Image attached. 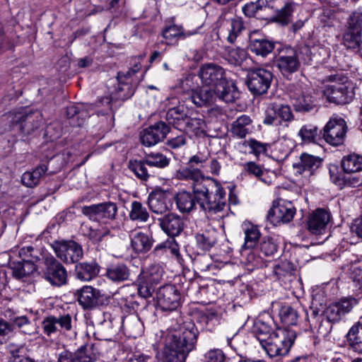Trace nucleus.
Returning a JSON list of instances; mask_svg holds the SVG:
<instances>
[{
  "label": "nucleus",
  "mask_w": 362,
  "mask_h": 362,
  "mask_svg": "<svg viewBox=\"0 0 362 362\" xmlns=\"http://www.w3.org/2000/svg\"><path fill=\"white\" fill-rule=\"evenodd\" d=\"M192 192L181 191L176 194L175 201L181 213L189 214L197 206L204 211L208 217L221 213L226 206V194L221 183L213 179L202 180L194 185Z\"/></svg>",
  "instance_id": "obj_1"
},
{
  "label": "nucleus",
  "mask_w": 362,
  "mask_h": 362,
  "mask_svg": "<svg viewBox=\"0 0 362 362\" xmlns=\"http://www.w3.org/2000/svg\"><path fill=\"white\" fill-rule=\"evenodd\" d=\"M199 330L193 323L171 327L163 334L164 346L157 354L159 362H185L196 347Z\"/></svg>",
  "instance_id": "obj_2"
},
{
  "label": "nucleus",
  "mask_w": 362,
  "mask_h": 362,
  "mask_svg": "<svg viewBox=\"0 0 362 362\" xmlns=\"http://www.w3.org/2000/svg\"><path fill=\"white\" fill-rule=\"evenodd\" d=\"M296 337L293 328L279 327L267 339H261V346L270 357L283 356L288 353Z\"/></svg>",
  "instance_id": "obj_3"
},
{
  "label": "nucleus",
  "mask_w": 362,
  "mask_h": 362,
  "mask_svg": "<svg viewBox=\"0 0 362 362\" xmlns=\"http://www.w3.org/2000/svg\"><path fill=\"white\" fill-rule=\"evenodd\" d=\"M329 78L334 83L326 86L324 90V95L327 100L336 105L349 103L353 100L355 93L352 84L347 81V78L338 75H332Z\"/></svg>",
  "instance_id": "obj_4"
},
{
  "label": "nucleus",
  "mask_w": 362,
  "mask_h": 362,
  "mask_svg": "<svg viewBox=\"0 0 362 362\" xmlns=\"http://www.w3.org/2000/svg\"><path fill=\"white\" fill-rule=\"evenodd\" d=\"M5 117L12 125H19V129L24 135L32 134L42 122V116L39 111H11Z\"/></svg>",
  "instance_id": "obj_5"
},
{
  "label": "nucleus",
  "mask_w": 362,
  "mask_h": 362,
  "mask_svg": "<svg viewBox=\"0 0 362 362\" xmlns=\"http://www.w3.org/2000/svg\"><path fill=\"white\" fill-rule=\"evenodd\" d=\"M344 43L349 49L362 50V12L354 11L346 19Z\"/></svg>",
  "instance_id": "obj_6"
},
{
  "label": "nucleus",
  "mask_w": 362,
  "mask_h": 362,
  "mask_svg": "<svg viewBox=\"0 0 362 362\" xmlns=\"http://www.w3.org/2000/svg\"><path fill=\"white\" fill-rule=\"evenodd\" d=\"M78 304L84 310H91L107 305L109 298L101 290L91 286H83L74 293Z\"/></svg>",
  "instance_id": "obj_7"
},
{
  "label": "nucleus",
  "mask_w": 362,
  "mask_h": 362,
  "mask_svg": "<svg viewBox=\"0 0 362 362\" xmlns=\"http://www.w3.org/2000/svg\"><path fill=\"white\" fill-rule=\"evenodd\" d=\"M118 207L115 202H105L99 204L83 206L81 213L89 220L107 223L116 218Z\"/></svg>",
  "instance_id": "obj_8"
},
{
  "label": "nucleus",
  "mask_w": 362,
  "mask_h": 362,
  "mask_svg": "<svg viewBox=\"0 0 362 362\" xmlns=\"http://www.w3.org/2000/svg\"><path fill=\"white\" fill-rule=\"evenodd\" d=\"M273 74L264 68H256L248 71L246 85L255 95H260L267 92L273 80Z\"/></svg>",
  "instance_id": "obj_9"
},
{
  "label": "nucleus",
  "mask_w": 362,
  "mask_h": 362,
  "mask_svg": "<svg viewBox=\"0 0 362 362\" xmlns=\"http://www.w3.org/2000/svg\"><path fill=\"white\" fill-rule=\"evenodd\" d=\"M274 64L284 76H290L300 66L297 50L291 47L282 48L276 57Z\"/></svg>",
  "instance_id": "obj_10"
},
{
  "label": "nucleus",
  "mask_w": 362,
  "mask_h": 362,
  "mask_svg": "<svg viewBox=\"0 0 362 362\" xmlns=\"http://www.w3.org/2000/svg\"><path fill=\"white\" fill-rule=\"evenodd\" d=\"M43 277L52 286H62L67 283V271L53 256H47L44 260Z\"/></svg>",
  "instance_id": "obj_11"
},
{
  "label": "nucleus",
  "mask_w": 362,
  "mask_h": 362,
  "mask_svg": "<svg viewBox=\"0 0 362 362\" xmlns=\"http://www.w3.org/2000/svg\"><path fill=\"white\" fill-rule=\"evenodd\" d=\"M347 126L341 117L331 118L322 130V138L332 146H339L344 143Z\"/></svg>",
  "instance_id": "obj_12"
},
{
  "label": "nucleus",
  "mask_w": 362,
  "mask_h": 362,
  "mask_svg": "<svg viewBox=\"0 0 362 362\" xmlns=\"http://www.w3.org/2000/svg\"><path fill=\"white\" fill-rule=\"evenodd\" d=\"M293 119V115L288 105H272L266 111L263 123L267 125H274L284 128L288 127V122Z\"/></svg>",
  "instance_id": "obj_13"
},
{
  "label": "nucleus",
  "mask_w": 362,
  "mask_h": 362,
  "mask_svg": "<svg viewBox=\"0 0 362 362\" xmlns=\"http://www.w3.org/2000/svg\"><path fill=\"white\" fill-rule=\"evenodd\" d=\"M53 248L57 257L66 264L78 262L83 257V249L75 241L55 242Z\"/></svg>",
  "instance_id": "obj_14"
},
{
  "label": "nucleus",
  "mask_w": 362,
  "mask_h": 362,
  "mask_svg": "<svg viewBox=\"0 0 362 362\" xmlns=\"http://www.w3.org/2000/svg\"><path fill=\"white\" fill-rule=\"evenodd\" d=\"M156 298L161 310L173 311L180 306L181 296L175 285L166 284L159 288L156 293Z\"/></svg>",
  "instance_id": "obj_15"
},
{
  "label": "nucleus",
  "mask_w": 362,
  "mask_h": 362,
  "mask_svg": "<svg viewBox=\"0 0 362 362\" xmlns=\"http://www.w3.org/2000/svg\"><path fill=\"white\" fill-rule=\"evenodd\" d=\"M296 208L291 202L281 201L269 209L267 214L268 221L274 226L289 223L296 214Z\"/></svg>",
  "instance_id": "obj_16"
},
{
  "label": "nucleus",
  "mask_w": 362,
  "mask_h": 362,
  "mask_svg": "<svg viewBox=\"0 0 362 362\" xmlns=\"http://www.w3.org/2000/svg\"><path fill=\"white\" fill-rule=\"evenodd\" d=\"M290 99L296 111L308 112L317 107V102L314 95L301 88H295L290 91Z\"/></svg>",
  "instance_id": "obj_17"
},
{
  "label": "nucleus",
  "mask_w": 362,
  "mask_h": 362,
  "mask_svg": "<svg viewBox=\"0 0 362 362\" xmlns=\"http://www.w3.org/2000/svg\"><path fill=\"white\" fill-rule=\"evenodd\" d=\"M170 132V127L160 121L144 129L141 133V142L146 146H152L163 141Z\"/></svg>",
  "instance_id": "obj_18"
},
{
  "label": "nucleus",
  "mask_w": 362,
  "mask_h": 362,
  "mask_svg": "<svg viewBox=\"0 0 362 362\" xmlns=\"http://www.w3.org/2000/svg\"><path fill=\"white\" fill-rule=\"evenodd\" d=\"M198 76L204 86L212 87L214 89L226 77V73L217 64H205L200 67Z\"/></svg>",
  "instance_id": "obj_19"
},
{
  "label": "nucleus",
  "mask_w": 362,
  "mask_h": 362,
  "mask_svg": "<svg viewBox=\"0 0 362 362\" xmlns=\"http://www.w3.org/2000/svg\"><path fill=\"white\" fill-rule=\"evenodd\" d=\"M160 228L170 237L179 235L184 230V219L175 213H168L158 219Z\"/></svg>",
  "instance_id": "obj_20"
},
{
  "label": "nucleus",
  "mask_w": 362,
  "mask_h": 362,
  "mask_svg": "<svg viewBox=\"0 0 362 362\" xmlns=\"http://www.w3.org/2000/svg\"><path fill=\"white\" fill-rule=\"evenodd\" d=\"M331 219L330 213L324 209H317L308 218L307 227L308 230L315 235L325 233L327 225Z\"/></svg>",
  "instance_id": "obj_21"
},
{
  "label": "nucleus",
  "mask_w": 362,
  "mask_h": 362,
  "mask_svg": "<svg viewBox=\"0 0 362 362\" xmlns=\"http://www.w3.org/2000/svg\"><path fill=\"white\" fill-rule=\"evenodd\" d=\"M215 98H218L225 103H233L239 98L240 93L235 83L225 77L213 89Z\"/></svg>",
  "instance_id": "obj_22"
},
{
  "label": "nucleus",
  "mask_w": 362,
  "mask_h": 362,
  "mask_svg": "<svg viewBox=\"0 0 362 362\" xmlns=\"http://www.w3.org/2000/svg\"><path fill=\"white\" fill-rule=\"evenodd\" d=\"M148 205L153 213L163 214L170 210L172 203L165 192L156 189L149 194Z\"/></svg>",
  "instance_id": "obj_23"
},
{
  "label": "nucleus",
  "mask_w": 362,
  "mask_h": 362,
  "mask_svg": "<svg viewBox=\"0 0 362 362\" xmlns=\"http://www.w3.org/2000/svg\"><path fill=\"white\" fill-rule=\"evenodd\" d=\"M322 165V159L320 157L303 153L299 158V161L293 164V168L298 174L307 173L309 175H312Z\"/></svg>",
  "instance_id": "obj_24"
},
{
  "label": "nucleus",
  "mask_w": 362,
  "mask_h": 362,
  "mask_svg": "<svg viewBox=\"0 0 362 362\" xmlns=\"http://www.w3.org/2000/svg\"><path fill=\"white\" fill-rule=\"evenodd\" d=\"M354 299L345 298L341 301L329 305L323 312V315L332 322H338L342 316L349 313L353 308Z\"/></svg>",
  "instance_id": "obj_25"
},
{
  "label": "nucleus",
  "mask_w": 362,
  "mask_h": 362,
  "mask_svg": "<svg viewBox=\"0 0 362 362\" xmlns=\"http://www.w3.org/2000/svg\"><path fill=\"white\" fill-rule=\"evenodd\" d=\"M135 74L134 70L130 69L127 71H119L117 79L118 81V88L116 95L117 99L125 100L131 98L134 93V88L131 85V78Z\"/></svg>",
  "instance_id": "obj_26"
},
{
  "label": "nucleus",
  "mask_w": 362,
  "mask_h": 362,
  "mask_svg": "<svg viewBox=\"0 0 362 362\" xmlns=\"http://www.w3.org/2000/svg\"><path fill=\"white\" fill-rule=\"evenodd\" d=\"M197 33V29L185 31L182 26L171 24L165 26L162 30V36L165 39L166 45H173L176 44L179 40H184Z\"/></svg>",
  "instance_id": "obj_27"
},
{
  "label": "nucleus",
  "mask_w": 362,
  "mask_h": 362,
  "mask_svg": "<svg viewBox=\"0 0 362 362\" xmlns=\"http://www.w3.org/2000/svg\"><path fill=\"white\" fill-rule=\"evenodd\" d=\"M122 328L125 335L132 338L141 336L144 330L143 323L136 313H131L122 318Z\"/></svg>",
  "instance_id": "obj_28"
},
{
  "label": "nucleus",
  "mask_w": 362,
  "mask_h": 362,
  "mask_svg": "<svg viewBox=\"0 0 362 362\" xmlns=\"http://www.w3.org/2000/svg\"><path fill=\"white\" fill-rule=\"evenodd\" d=\"M128 168L141 182H146L151 177L156 176L155 170L149 164H147L145 157L140 160H130L128 163Z\"/></svg>",
  "instance_id": "obj_29"
},
{
  "label": "nucleus",
  "mask_w": 362,
  "mask_h": 362,
  "mask_svg": "<svg viewBox=\"0 0 362 362\" xmlns=\"http://www.w3.org/2000/svg\"><path fill=\"white\" fill-rule=\"evenodd\" d=\"M100 269V267L95 261L83 262L76 264L75 275L78 280L90 281L98 275Z\"/></svg>",
  "instance_id": "obj_30"
},
{
  "label": "nucleus",
  "mask_w": 362,
  "mask_h": 362,
  "mask_svg": "<svg viewBox=\"0 0 362 362\" xmlns=\"http://www.w3.org/2000/svg\"><path fill=\"white\" fill-rule=\"evenodd\" d=\"M248 47L256 55L265 57L274 50L275 43L263 36L259 37L250 36Z\"/></svg>",
  "instance_id": "obj_31"
},
{
  "label": "nucleus",
  "mask_w": 362,
  "mask_h": 362,
  "mask_svg": "<svg viewBox=\"0 0 362 362\" xmlns=\"http://www.w3.org/2000/svg\"><path fill=\"white\" fill-rule=\"evenodd\" d=\"M206 124L203 119L189 116L182 131L190 138H204L206 136Z\"/></svg>",
  "instance_id": "obj_32"
},
{
  "label": "nucleus",
  "mask_w": 362,
  "mask_h": 362,
  "mask_svg": "<svg viewBox=\"0 0 362 362\" xmlns=\"http://www.w3.org/2000/svg\"><path fill=\"white\" fill-rule=\"evenodd\" d=\"M9 269L11 270L13 276L16 279H23L32 274L37 270L35 264L32 260L13 261L9 263Z\"/></svg>",
  "instance_id": "obj_33"
},
{
  "label": "nucleus",
  "mask_w": 362,
  "mask_h": 362,
  "mask_svg": "<svg viewBox=\"0 0 362 362\" xmlns=\"http://www.w3.org/2000/svg\"><path fill=\"white\" fill-rule=\"evenodd\" d=\"M153 243L151 235L138 232L131 235V247L136 253H146L150 250Z\"/></svg>",
  "instance_id": "obj_34"
},
{
  "label": "nucleus",
  "mask_w": 362,
  "mask_h": 362,
  "mask_svg": "<svg viewBox=\"0 0 362 362\" xmlns=\"http://www.w3.org/2000/svg\"><path fill=\"white\" fill-rule=\"evenodd\" d=\"M188 117L183 106H177L170 108L165 114V119L168 122V124L181 131Z\"/></svg>",
  "instance_id": "obj_35"
},
{
  "label": "nucleus",
  "mask_w": 362,
  "mask_h": 362,
  "mask_svg": "<svg viewBox=\"0 0 362 362\" xmlns=\"http://www.w3.org/2000/svg\"><path fill=\"white\" fill-rule=\"evenodd\" d=\"M190 98L192 102L199 107L211 105L216 101L214 90L206 88L193 90Z\"/></svg>",
  "instance_id": "obj_36"
},
{
  "label": "nucleus",
  "mask_w": 362,
  "mask_h": 362,
  "mask_svg": "<svg viewBox=\"0 0 362 362\" xmlns=\"http://www.w3.org/2000/svg\"><path fill=\"white\" fill-rule=\"evenodd\" d=\"M309 320L311 328L315 329L322 337H326L330 333L332 328V322L323 314L318 315L317 310H313Z\"/></svg>",
  "instance_id": "obj_37"
},
{
  "label": "nucleus",
  "mask_w": 362,
  "mask_h": 362,
  "mask_svg": "<svg viewBox=\"0 0 362 362\" xmlns=\"http://www.w3.org/2000/svg\"><path fill=\"white\" fill-rule=\"evenodd\" d=\"M168 252L174 256L178 262L182 259L180 247L175 238H169L165 241L158 244L153 251V254L156 257H161Z\"/></svg>",
  "instance_id": "obj_38"
},
{
  "label": "nucleus",
  "mask_w": 362,
  "mask_h": 362,
  "mask_svg": "<svg viewBox=\"0 0 362 362\" xmlns=\"http://www.w3.org/2000/svg\"><path fill=\"white\" fill-rule=\"evenodd\" d=\"M252 119L247 115L238 117L231 124V134L239 139L245 138L252 132Z\"/></svg>",
  "instance_id": "obj_39"
},
{
  "label": "nucleus",
  "mask_w": 362,
  "mask_h": 362,
  "mask_svg": "<svg viewBox=\"0 0 362 362\" xmlns=\"http://www.w3.org/2000/svg\"><path fill=\"white\" fill-rule=\"evenodd\" d=\"M130 270L124 263L112 264L106 270V276L112 282L120 283L129 279Z\"/></svg>",
  "instance_id": "obj_40"
},
{
  "label": "nucleus",
  "mask_w": 362,
  "mask_h": 362,
  "mask_svg": "<svg viewBox=\"0 0 362 362\" xmlns=\"http://www.w3.org/2000/svg\"><path fill=\"white\" fill-rule=\"evenodd\" d=\"M47 171V166L42 163L37 165L32 172H25L21 177L22 184L28 187H34Z\"/></svg>",
  "instance_id": "obj_41"
},
{
  "label": "nucleus",
  "mask_w": 362,
  "mask_h": 362,
  "mask_svg": "<svg viewBox=\"0 0 362 362\" xmlns=\"http://www.w3.org/2000/svg\"><path fill=\"white\" fill-rule=\"evenodd\" d=\"M341 166L347 174L360 172L362 170V156L356 153L344 156L341 160Z\"/></svg>",
  "instance_id": "obj_42"
},
{
  "label": "nucleus",
  "mask_w": 362,
  "mask_h": 362,
  "mask_svg": "<svg viewBox=\"0 0 362 362\" xmlns=\"http://www.w3.org/2000/svg\"><path fill=\"white\" fill-rule=\"evenodd\" d=\"M245 233V243L243 245V250L253 249L256 247L257 242L259 240L260 233L256 226L250 223L245 224L243 226Z\"/></svg>",
  "instance_id": "obj_43"
},
{
  "label": "nucleus",
  "mask_w": 362,
  "mask_h": 362,
  "mask_svg": "<svg viewBox=\"0 0 362 362\" xmlns=\"http://www.w3.org/2000/svg\"><path fill=\"white\" fill-rule=\"evenodd\" d=\"M294 10V4L293 3H287L281 8L276 10L272 21L282 26L288 25L293 21Z\"/></svg>",
  "instance_id": "obj_44"
},
{
  "label": "nucleus",
  "mask_w": 362,
  "mask_h": 362,
  "mask_svg": "<svg viewBox=\"0 0 362 362\" xmlns=\"http://www.w3.org/2000/svg\"><path fill=\"white\" fill-rule=\"evenodd\" d=\"M218 233L215 230H205L202 233L195 235L197 244L199 248L207 251L213 247L217 243Z\"/></svg>",
  "instance_id": "obj_45"
},
{
  "label": "nucleus",
  "mask_w": 362,
  "mask_h": 362,
  "mask_svg": "<svg viewBox=\"0 0 362 362\" xmlns=\"http://www.w3.org/2000/svg\"><path fill=\"white\" fill-rule=\"evenodd\" d=\"M298 135L304 143H317L322 138V130L318 131L316 126L313 124H305L303 126Z\"/></svg>",
  "instance_id": "obj_46"
},
{
  "label": "nucleus",
  "mask_w": 362,
  "mask_h": 362,
  "mask_svg": "<svg viewBox=\"0 0 362 362\" xmlns=\"http://www.w3.org/2000/svg\"><path fill=\"white\" fill-rule=\"evenodd\" d=\"M77 362H95L98 354L93 344H86L79 347L76 351Z\"/></svg>",
  "instance_id": "obj_47"
},
{
  "label": "nucleus",
  "mask_w": 362,
  "mask_h": 362,
  "mask_svg": "<svg viewBox=\"0 0 362 362\" xmlns=\"http://www.w3.org/2000/svg\"><path fill=\"white\" fill-rule=\"evenodd\" d=\"M177 177L180 180H190L194 182L193 185L201 183L204 178L200 169L194 165H188L177 172Z\"/></svg>",
  "instance_id": "obj_48"
},
{
  "label": "nucleus",
  "mask_w": 362,
  "mask_h": 362,
  "mask_svg": "<svg viewBox=\"0 0 362 362\" xmlns=\"http://www.w3.org/2000/svg\"><path fill=\"white\" fill-rule=\"evenodd\" d=\"M347 341L356 352L362 353V325H354L347 334Z\"/></svg>",
  "instance_id": "obj_49"
},
{
  "label": "nucleus",
  "mask_w": 362,
  "mask_h": 362,
  "mask_svg": "<svg viewBox=\"0 0 362 362\" xmlns=\"http://www.w3.org/2000/svg\"><path fill=\"white\" fill-rule=\"evenodd\" d=\"M278 245L271 237L262 238L256 246L255 250L265 257H274L278 251Z\"/></svg>",
  "instance_id": "obj_50"
},
{
  "label": "nucleus",
  "mask_w": 362,
  "mask_h": 362,
  "mask_svg": "<svg viewBox=\"0 0 362 362\" xmlns=\"http://www.w3.org/2000/svg\"><path fill=\"white\" fill-rule=\"evenodd\" d=\"M279 317L284 327L290 328L289 326L296 325L298 320V313L290 305H284L279 310Z\"/></svg>",
  "instance_id": "obj_51"
},
{
  "label": "nucleus",
  "mask_w": 362,
  "mask_h": 362,
  "mask_svg": "<svg viewBox=\"0 0 362 362\" xmlns=\"http://www.w3.org/2000/svg\"><path fill=\"white\" fill-rule=\"evenodd\" d=\"M228 23H229L230 28H228L227 40L228 42L233 44L235 42L237 37L243 30H245L244 22L242 18L235 16L231 18Z\"/></svg>",
  "instance_id": "obj_52"
},
{
  "label": "nucleus",
  "mask_w": 362,
  "mask_h": 362,
  "mask_svg": "<svg viewBox=\"0 0 362 362\" xmlns=\"http://www.w3.org/2000/svg\"><path fill=\"white\" fill-rule=\"evenodd\" d=\"M129 218L132 221L140 222H146L148 221L149 214L146 207L137 201H134L132 203L131 211L129 214Z\"/></svg>",
  "instance_id": "obj_53"
},
{
  "label": "nucleus",
  "mask_w": 362,
  "mask_h": 362,
  "mask_svg": "<svg viewBox=\"0 0 362 362\" xmlns=\"http://www.w3.org/2000/svg\"><path fill=\"white\" fill-rule=\"evenodd\" d=\"M66 115L71 126H81L84 122L83 117L86 116L83 110H80L76 105H70L66 107Z\"/></svg>",
  "instance_id": "obj_54"
},
{
  "label": "nucleus",
  "mask_w": 362,
  "mask_h": 362,
  "mask_svg": "<svg viewBox=\"0 0 362 362\" xmlns=\"http://www.w3.org/2000/svg\"><path fill=\"white\" fill-rule=\"evenodd\" d=\"M144 157L147 160V164H149L152 169L164 168L169 165L170 160L169 158L158 152L146 153Z\"/></svg>",
  "instance_id": "obj_55"
},
{
  "label": "nucleus",
  "mask_w": 362,
  "mask_h": 362,
  "mask_svg": "<svg viewBox=\"0 0 362 362\" xmlns=\"http://www.w3.org/2000/svg\"><path fill=\"white\" fill-rule=\"evenodd\" d=\"M41 327L43 333L47 337H50L52 334H56L57 332H59L57 320L54 315H50L45 317L41 322Z\"/></svg>",
  "instance_id": "obj_56"
},
{
  "label": "nucleus",
  "mask_w": 362,
  "mask_h": 362,
  "mask_svg": "<svg viewBox=\"0 0 362 362\" xmlns=\"http://www.w3.org/2000/svg\"><path fill=\"white\" fill-rule=\"evenodd\" d=\"M140 275L150 283L157 285L163 279V270L159 265H151L146 272L141 273Z\"/></svg>",
  "instance_id": "obj_57"
},
{
  "label": "nucleus",
  "mask_w": 362,
  "mask_h": 362,
  "mask_svg": "<svg viewBox=\"0 0 362 362\" xmlns=\"http://www.w3.org/2000/svg\"><path fill=\"white\" fill-rule=\"evenodd\" d=\"M10 358L8 362H17L27 356L28 349L24 345L10 344L8 346Z\"/></svg>",
  "instance_id": "obj_58"
},
{
  "label": "nucleus",
  "mask_w": 362,
  "mask_h": 362,
  "mask_svg": "<svg viewBox=\"0 0 362 362\" xmlns=\"http://www.w3.org/2000/svg\"><path fill=\"white\" fill-rule=\"evenodd\" d=\"M139 285H138V293L139 295L144 298H147L152 296L154 292L155 288L154 284L150 283L148 280L144 279L140 274L138 279Z\"/></svg>",
  "instance_id": "obj_59"
},
{
  "label": "nucleus",
  "mask_w": 362,
  "mask_h": 362,
  "mask_svg": "<svg viewBox=\"0 0 362 362\" xmlns=\"http://www.w3.org/2000/svg\"><path fill=\"white\" fill-rule=\"evenodd\" d=\"M243 171L247 175H253L259 180L265 182V180L262 178L265 171L259 165H257L253 161H249L243 165Z\"/></svg>",
  "instance_id": "obj_60"
},
{
  "label": "nucleus",
  "mask_w": 362,
  "mask_h": 362,
  "mask_svg": "<svg viewBox=\"0 0 362 362\" xmlns=\"http://www.w3.org/2000/svg\"><path fill=\"white\" fill-rule=\"evenodd\" d=\"M243 145L249 147L250 153L255 154L256 156L266 153L268 147L267 144L262 143L254 139L245 141Z\"/></svg>",
  "instance_id": "obj_61"
},
{
  "label": "nucleus",
  "mask_w": 362,
  "mask_h": 362,
  "mask_svg": "<svg viewBox=\"0 0 362 362\" xmlns=\"http://www.w3.org/2000/svg\"><path fill=\"white\" fill-rule=\"evenodd\" d=\"M350 278L356 289L362 293V265L355 264L351 266Z\"/></svg>",
  "instance_id": "obj_62"
},
{
  "label": "nucleus",
  "mask_w": 362,
  "mask_h": 362,
  "mask_svg": "<svg viewBox=\"0 0 362 362\" xmlns=\"http://www.w3.org/2000/svg\"><path fill=\"white\" fill-rule=\"evenodd\" d=\"M59 332L65 333L72 330V316L67 313L56 316Z\"/></svg>",
  "instance_id": "obj_63"
},
{
  "label": "nucleus",
  "mask_w": 362,
  "mask_h": 362,
  "mask_svg": "<svg viewBox=\"0 0 362 362\" xmlns=\"http://www.w3.org/2000/svg\"><path fill=\"white\" fill-rule=\"evenodd\" d=\"M110 234V230L107 228H89L87 236L90 240H91L94 243L101 242L103 238Z\"/></svg>",
  "instance_id": "obj_64"
}]
</instances>
